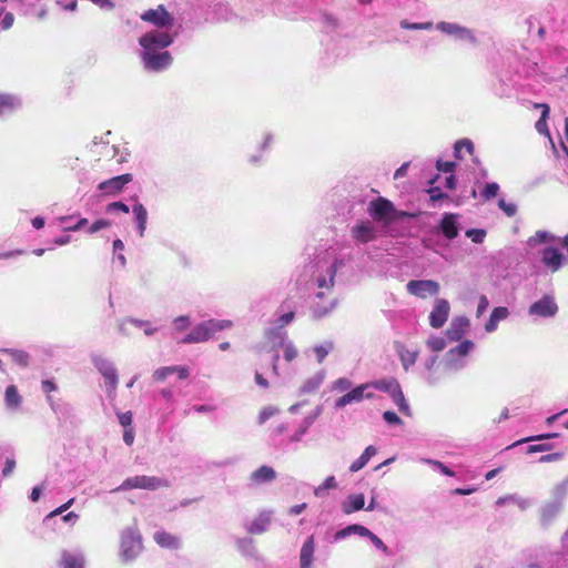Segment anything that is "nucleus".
I'll return each instance as SVG.
<instances>
[{
	"label": "nucleus",
	"mask_w": 568,
	"mask_h": 568,
	"mask_svg": "<svg viewBox=\"0 0 568 568\" xmlns=\"http://www.w3.org/2000/svg\"><path fill=\"white\" fill-rule=\"evenodd\" d=\"M509 316V310L505 306L495 307L489 316V320L485 324V331L493 333L497 329L500 321L506 320Z\"/></svg>",
	"instance_id": "28"
},
{
	"label": "nucleus",
	"mask_w": 568,
	"mask_h": 568,
	"mask_svg": "<svg viewBox=\"0 0 568 568\" xmlns=\"http://www.w3.org/2000/svg\"><path fill=\"white\" fill-rule=\"evenodd\" d=\"M376 453H377V449L375 446H372V445L367 446L365 448V450L362 453V455L351 464L349 471L351 473L359 471L362 468H364L367 465L369 459L376 455Z\"/></svg>",
	"instance_id": "33"
},
{
	"label": "nucleus",
	"mask_w": 568,
	"mask_h": 568,
	"mask_svg": "<svg viewBox=\"0 0 568 568\" xmlns=\"http://www.w3.org/2000/svg\"><path fill=\"white\" fill-rule=\"evenodd\" d=\"M558 436H559L558 433H547V434H541V435H537V436H531V437H527V438L517 440L513 445L508 446V448L515 447V446L524 444V443L532 442V440H544V439L557 438Z\"/></svg>",
	"instance_id": "54"
},
{
	"label": "nucleus",
	"mask_w": 568,
	"mask_h": 568,
	"mask_svg": "<svg viewBox=\"0 0 568 568\" xmlns=\"http://www.w3.org/2000/svg\"><path fill=\"white\" fill-rule=\"evenodd\" d=\"M236 549L245 557L254 558L256 557V548L254 546V540L252 538H237L236 539Z\"/></svg>",
	"instance_id": "38"
},
{
	"label": "nucleus",
	"mask_w": 568,
	"mask_h": 568,
	"mask_svg": "<svg viewBox=\"0 0 568 568\" xmlns=\"http://www.w3.org/2000/svg\"><path fill=\"white\" fill-rule=\"evenodd\" d=\"M562 506L548 501L540 509V520L542 525H549L562 510Z\"/></svg>",
	"instance_id": "31"
},
{
	"label": "nucleus",
	"mask_w": 568,
	"mask_h": 568,
	"mask_svg": "<svg viewBox=\"0 0 568 568\" xmlns=\"http://www.w3.org/2000/svg\"><path fill=\"white\" fill-rule=\"evenodd\" d=\"M233 326L230 320H209L195 325L190 333L178 342L181 344H197L209 341L215 333Z\"/></svg>",
	"instance_id": "4"
},
{
	"label": "nucleus",
	"mask_w": 568,
	"mask_h": 568,
	"mask_svg": "<svg viewBox=\"0 0 568 568\" xmlns=\"http://www.w3.org/2000/svg\"><path fill=\"white\" fill-rule=\"evenodd\" d=\"M21 106L18 97L7 93H0V116H6L14 112Z\"/></svg>",
	"instance_id": "27"
},
{
	"label": "nucleus",
	"mask_w": 568,
	"mask_h": 568,
	"mask_svg": "<svg viewBox=\"0 0 568 568\" xmlns=\"http://www.w3.org/2000/svg\"><path fill=\"white\" fill-rule=\"evenodd\" d=\"M499 185L496 182L487 183L484 190L481 191V196L485 200H491L498 194Z\"/></svg>",
	"instance_id": "57"
},
{
	"label": "nucleus",
	"mask_w": 568,
	"mask_h": 568,
	"mask_svg": "<svg viewBox=\"0 0 568 568\" xmlns=\"http://www.w3.org/2000/svg\"><path fill=\"white\" fill-rule=\"evenodd\" d=\"M73 501H74V499L71 498L70 500H68L62 506H60L57 509L52 510L49 515H47V517L44 518V521H48V520H50V519H52V518L63 514L67 509H69L71 507Z\"/></svg>",
	"instance_id": "60"
},
{
	"label": "nucleus",
	"mask_w": 568,
	"mask_h": 568,
	"mask_svg": "<svg viewBox=\"0 0 568 568\" xmlns=\"http://www.w3.org/2000/svg\"><path fill=\"white\" fill-rule=\"evenodd\" d=\"M558 312L559 306L554 293L542 294L534 301L527 310L528 316L535 322L554 318L557 316Z\"/></svg>",
	"instance_id": "6"
},
{
	"label": "nucleus",
	"mask_w": 568,
	"mask_h": 568,
	"mask_svg": "<svg viewBox=\"0 0 568 568\" xmlns=\"http://www.w3.org/2000/svg\"><path fill=\"white\" fill-rule=\"evenodd\" d=\"M91 362L98 372L104 378V386L106 396L110 399H114L119 383L118 371L113 362L102 355L92 354Z\"/></svg>",
	"instance_id": "5"
},
{
	"label": "nucleus",
	"mask_w": 568,
	"mask_h": 568,
	"mask_svg": "<svg viewBox=\"0 0 568 568\" xmlns=\"http://www.w3.org/2000/svg\"><path fill=\"white\" fill-rule=\"evenodd\" d=\"M191 325V318L187 315H181L172 321L173 334L182 333L186 331Z\"/></svg>",
	"instance_id": "48"
},
{
	"label": "nucleus",
	"mask_w": 568,
	"mask_h": 568,
	"mask_svg": "<svg viewBox=\"0 0 568 568\" xmlns=\"http://www.w3.org/2000/svg\"><path fill=\"white\" fill-rule=\"evenodd\" d=\"M111 225V223L106 220H98L89 227L88 232L93 234L97 233L103 229H106Z\"/></svg>",
	"instance_id": "64"
},
{
	"label": "nucleus",
	"mask_w": 568,
	"mask_h": 568,
	"mask_svg": "<svg viewBox=\"0 0 568 568\" xmlns=\"http://www.w3.org/2000/svg\"><path fill=\"white\" fill-rule=\"evenodd\" d=\"M335 301H329V303L327 305H320V304H316L313 308V312H314V315L316 317H323L325 316L326 314H328L334 307H335Z\"/></svg>",
	"instance_id": "58"
},
{
	"label": "nucleus",
	"mask_w": 568,
	"mask_h": 568,
	"mask_svg": "<svg viewBox=\"0 0 568 568\" xmlns=\"http://www.w3.org/2000/svg\"><path fill=\"white\" fill-rule=\"evenodd\" d=\"M407 292L419 298L437 295L439 292V284L433 280H413L406 285Z\"/></svg>",
	"instance_id": "13"
},
{
	"label": "nucleus",
	"mask_w": 568,
	"mask_h": 568,
	"mask_svg": "<svg viewBox=\"0 0 568 568\" xmlns=\"http://www.w3.org/2000/svg\"><path fill=\"white\" fill-rule=\"evenodd\" d=\"M276 476L275 470L270 466H261L251 474V480L256 484L272 481Z\"/></svg>",
	"instance_id": "35"
},
{
	"label": "nucleus",
	"mask_w": 568,
	"mask_h": 568,
	"mask_svg": "<svg viewBox=\"0 0 568 568\" xmlns=\"http://www.w3.org/2000/svg\"><path fill=\"white\" fill-rule=\"evenodd\" d=\"M459 215L456 213H445L440 221V231L447 240H454L459 233Z\"/></svg>",
	"instance_id": "19"
},
{
	"label": "nucleus",
	"mask_w": 568,
	"mask_h": 568,
	"mask_svg": "<svg viewBox=\"0 0 568 568\" xmlns=\"http://www.w3.org/2000/svg\"><path fill=\"white\" fill-rule=\"evenodd\" d=\"M124 250V244L121 240H115L113 242V253L115 255L116 261L120 263V265L123 267L126 264V260L124 254L122 253Z\"/></svg>",
	"instance_id": "55"
},
{
	"label": "nucleus",
	"mask_w": 568,
	"mask_h": 568,
	"mask_svg": "<svg viewBox=\"0 0 568 568\" xmlns=\"http://www.w3.org/2000/svg\"><path fill=\"white\" fill-rule=\"evenodd\" d=\"M141 19L156 27L139 39L143 67L152 72L163 71L172 64V57L165 49L179 34V29L174 28V18L163 6H159L144 11Z\"/></svg>",
	"instance_id": "1"
},
{
	"label": "nucleus",
	"mask_w": 568,
	"mask_h": 568,
	"mask_svg": "<svg viewBox=\"0 0 568 568\" xmlns=\"http://www.w3.org/2000/svg\"><path fill=\"white\" fill-rule=\"evenodd\" d=\"M352 387H353V383L347 377H339V378L335 379L331 385V389L333 392H337V393H344V392L347 393Z\"/></svg>",
	"instance_id": "49"
},
{
	"label": "nucleus",
	"mask_w": 568,
	"mask_h": 568,
	"mask_svg": "<svg viewBox=\"0 0 568 568\" xmlns=\"http://www.w3.org/2000/svg\"><path fill=\"white\" fill-rule=\"evenodd\" d=\"M473 155L474 153V143L469 139L458 140L454 145V153L457 159H462V152Z\"/></svg>",
	"instance_id": "46"
},
{
	"label": "nucleus",
	"mask_w": 568,
	"mask_h": 568,
	"mask_svg": "<svg viewBox=\"0 0 568 568\" xmlns=\"http://www.w3.org/2000/svg\"><path fill=\"white\" fill-rule=\"evenodd\" d=\"M294 315L295 314L293 311H287V312H283L282 314H280L275 321L276 326L273 328H270L266 332V337L268 339H273V337H276V332L283 331V328L294 320Z\"/></svg>",
	"instance_id": "34"
},
{
	"label": "nucleus",
	"mask_w": 568,
	"mask_h": 568,
	"mask_svg": "<svg viewBox=\"0 0 568 568\" xmlns=\"http://www.w3.org/2000/svg\"><path fill=\"white\" fill-rule=\"evenodd\" d=\"M165 485V480L161 478L142 475L126 478L119 487H116L112 491L115 493L133 488L155 490Z\"/></svg>",
	"instance_id": "11"
},
{
	"label": "nucleus",
	"mask_w": 568,
	"mask_h": 568,
	"mask_svg": "<svg viewBox=\"0 0 568 568\" xmlns=\"http://www.w3.org/2000/svg\"><path fill=\"white\" fill-rule=\"evenodd\" d=\"M393 402L396 404V406L398 407V410L403 414H405L406 416H410V408L404 397V394L400 389V387H398L392 395H390Z\"/></svg>",
	"instance_id": "45"
},
{
	"label": "nucleus",
	"mask_w": 568,
	"mask_h": 568,
	"mask_svg": "<svg viewBox=\"0 0 568 568\" xmlns=\"http://www.w3.org/2000/svg\"><path fill=\"white\" fill-rule=\"evenodd\" d=\"M383 418L389 425H400L402 424V419L397 416V414L394 412H390V410L384 412Z\"/></svg>",
	"instance_id": "63"
},
{
	"label": "nucleus",
	"mask_w": 568,
	"mask_h": 568,
	"mask_svg": "<svg viewBox=\"0 0 568 568\" xmlns=\"http://www.w3.org/2000/svg\"><path fill=\"white\" fill-rule=\"evenodd\" d=\"M568 496V475L560 481L556 483L550 489V501L564 507Z\"/></svg>",
	"instance_id": "26"
},
{
	"label": "nucleus",
	"mask_w": 568,
	"mask_h": 568,
	"mask_svg": "<svg viewBox=\"0 0 568 568\" xmlns=\"http://www.w3.org/2000/svg\"><path fill=\"white\" fill-rule=\"evenodd\" d=\"M176 374L178 378L185 379L189 377L190 372L186 366H166V367H160L154 371L153 378L158 382L165 381L169 376Z\"/></svg>",
	"instance_id": "23"
},
{
	"label": "nucleus",
	"mask_w": 568,
	"mask_h": 568,
	"mask_svg": "<svg viewBox=\"0 0 568 568\" xmlns=\"http://www.w3.org/2000/svg\"><path fill=\"white\" fill-rule=\"evenodd\" d=\"M132 213L136 224V230L140 237L144 236L148 223V211L142 203H135L132 207Z\"/></svg>",
	"instance_id": "29"
},
{
	"label": "nucleus",
	"mask_w": 568,
	"mask_h": 568,
	"mask_svg": "<svg viewBox=\"0 0 568 568\" xmlns=\"http://www.w3.org/2000/svg\"><path fill=\"white\" fill-rule=\"evenodd\" d=\"M365 506V497L363 494H352L342 503V511L345 515L353 514L363 509Z\"/></svg>",
	"instance_id": "25"
},
{
	"label": "nucleus",
	"mask_w": 568,
	"mask_h": 568,
	"mask_svg": "<svg viewBox=\"0 0 568 568\" xmlns=\"http://www.w3.org/2000/svg\"><path fill=\"white\" fill-rule=\"evenodd\" d=\"M314 537L310 536L303 544L300 551V568H312L314 560Z\"/></svg>",
	"instance_id": "24"
},
{
	"label": "nucleus",
	"mask_w": 568,
	"mask_h": 568,
	"mask_svg": "<svg viewBox=\"0 0 568 568\" xmlns=\"http://www.w3.org/2000/svg\"><path fill=\"white\" fill-rule=\"evenodd\" d=\"M438 31L454 38L455 40L465 41L475 44L477 42L474 32L458 23L440 21L435 27Z\"/></svg>",
	"instance_id": "12"
},
{
	"label": "nucleus",
	"mask_w": 568,
	"mask_h": 568,
	"mask_svg": "<svg viewBox=\"0 0 568 568\" xmlns=\"http://www.w3.org/2000/svg\"><path fill=\"white\" fill-rule=\"evenodd\" d=\"M372 544L377 548L379 549L381 551H383L385 555H389V549L388 547L384 544V541L378 537L376 536L375 534L372 532V535H369L367 537Z\"/></svg>",
	"instance_id": "61"
},
{
	"label": "nucleus",
	"mask_w": 568,
	"mask_h": 568,
	"mask_svg": "<svg viewBox=\"0 0 568 568\" xmlns=\"http://www.w3.org/2000/svg\"><path fill=\"white\" fill-rule=\"evenodd\" d=\"M344 266L345 260L339 257L323 260L316 264V268L313 274V283L317 290L315 293L317 298H323L331 293L335 284V276Z\"/></svg>",
	"instance_id": "2"
},
{
	"label": "nucleus",
	"mask_w": 568,
	"mask_h": 568,
	"mask_svg": "<svg viewBox=\"0 0 568 568\" xmlns=\"http://www.w3.org/2000/svg\"><path fill=\"white\" fill-rule=\"evenodd\" d=\"M450 313V305L445 298H437L429 314V325L433 328H440L446 323Z\"/></svg>",
	"instance_id": "14"
},
{
	"label": "nucleus",
	"mask_w": 568,
	"mask_h": 568,
	"mask_svg": "<svg viewBox=\"0 0 568 568\" xmlns=\"http://www.w3.org/2000/svg\"><path fill=\"white\" fill-rule=\"evenodd\" d=\"M0 352L8 354L12 361L21 367H27L29 365L30 356L22 349L3 348L0 349Z\"/></svg>",
	"instance_id": "40"
},
{
	"label": "nucleus",
	"mask_w": 568,
	"mask_h": 568,
	"mask_svg": "<svg viewBox=\"0 0 568 568\" xmlns=\"http://www.w3.org/2000/svg\"><path fill=\"white\" fill-rule=\"evenodd\" d=\"M535 108L541 109V115L539 120L536 122V130L540 134L549 135L548 126H547V118L550 112V108L546 103H536Z\"/></svg>",
	"instance_id": "37"
},
{
	"label": "nucleus",
	"mask_w": 568,
	"mask_h": 568,
	"mask_svg": "<svg viewBox=\"0 0 568 568\" xmlns=\"http://www.w3.org/2000/svg\"><path fill=\"white\" fill-rule=\"evenodd\" d=\"M326 378V371L320 369L313 375L308 376L300 386L298 394H312L316 392Z\"/></svg>",
	"instance_id": "22"
},
{
	"label": "nucleus",
	"mask_w": 568,
	"mask_h": 568,
	"mask_svg": "<svg viewBox=\"0 0 568 568\" xmlns=\"http://www.w3.org/2000/svg\"><path fill=\"white\" fill-rule=\"evenodd\" d=\"M507 503L516 504L521 510H525L530 506V501L528 499L521 498L517 495L503 496L496 500L497 506H504Z\"/></svg>",
	"instance_id": "43"
},
{
	"label": "nucleus",
	"mask_w": 568,
	"mask_h": 568,
	"mask_svg": "<svg viewBox=\"0 0 568 568\" xmlns=\"http://www.w3.org/2000/svg\"><path fill=\"white\" fill-rule=\"evenodd\" d=\"M4 402L7 408L11 410H17L20 407L22 398L19 395L18 389L14 385H10L6 388Z\"/></svg>",
	"instance_id": "36"
},
{
	"label": "nucleus",
	"mask_w": 568,
	"mask_h": 568,
	"mask_svg": "<svg viewBox=\"0 0 568 568\" xmlns=\"http://www.w3.org/2000/svg\"><path fill=\"white\" fill-rule=\"evenodd\" d=\"M106 212L108 213H113V212L129 213L130 209L123 202H113V203H110L106 205Z\"/></svg>",
	"instance_id": "62"
},
{
	"label": "nucleus",
	"mask_w": 568,
	"mask_h": 568,
	"mask_svg": "<svg viewBox=\"0 0 568 568\" xmlns=\"http://www.w3.org/2000/svg\"><path fill=\"white\" fill-rule=\"evenodd\" d=\"M422 462L432 466L434 469L440 471L445 476H450V477L455 476V473L453 470H450L447 466H445L442 462L430 459V458H423Z\"/></svg>",
	"instance_id": "52"
},
{
	"label": "nucleus",
	"mask_w": 568,
	"mask_h": 568,
	"mask_svg": "<svg viewBox=\"0 0 568 568\" xmlns=\"http://www.w3.org/2000/svg\"><path fill=\"white\" fill-rule=\"evenodd\" d=\"M469 320L466 316H456L452 320L445 335L450 342L462 339L469 327Z\"/></svg>",
	"instance_id": "17"
},
{
	"label": "nucleus",
	"mask_w": 568,
	"mask_h": 568,
	"mask_svg": "<svg viewBox=\"0 0 568 568\" xmlns=\"http://www.w3.org/2000/svg\"><path fill=\"white\" fill-rule=\"evenodd\" d=\"M273 343L274 354L272 358V372L275 376L280 377L287 373V368L283 367L280 362V349L283 352V359L285 363L290 364L298 356V351L294 343L287 338V333L285 331H277L276 337L271 339Z\"/></svg>",
	"instance_id": "3"
},
{
	"label": "nucleus",
	"mask_w": 568,
	"mask_h": 568,
	"mask_svg": "<svg viewBox=\"0 0 568 568\" xmlns=\"http://www.w3.org/2000/svg\"><path fill=\"white\" fill-rule=\"evenodd\" d=\"M398 354L405 371H408L409 367H412L418 358L417 351H412L404 347L399 349Z\"/></svg>",
	"instance_id": "44"
},
{
	"label": "nucleus",
	"mask_w": 568,
	"mask_h": 568,
	"mask_svg": "<svg viewBox=\"0 0 568 568\" xmlns=\"http://www.w3.org/2000/svg\"><path fill=\"white\" fill-rule=\"evenodd\" d=\"M120 555L123 561L134 560L142 550V541L139 532L133 528L123 530L121 535Z\"/></svg>",
	"instance_id": "8"
},
{
	"label": "nucleus",
	"mask_w": 568,
	"mask_h": 568,
	"mask_svg": "<svg viewBox=\"0 0 568 568\" xmlns=\"http://www.w3.org/2000/svg\"><path fill=\"white\" fill-rule=\"evenodd\" d=\"M367 385H371V388L386 392L389 394V396L398 388L400 387L397 381L389 378V379H379L372 383H366Z\"/></svg>",
	"instance_id": "39"
},
{
	"label": "nucleus",
	"mask_w": 568,
	"mask_h": 568,
	"mask_svg": "<svg viewBox=\"0 0 568 568\" xmlns=\"http://www.w3.org/2000/svg\"><path fill=\"white\" fill-rule=\"evenodd\" d=\"M272 521V513L264 510L260 513L248 525H246V530L253 535H261L265 532Z\"/></svg>",
	"instance_id": "21"
},
{
	"label": "nucleus",
	"mask_w": 568,
	"mask_h": 568,
	"mask_svg": "<svg viewBox=\"0 0 568 568\" xmlns=\"http://www.w3.org/2000/svg\"><path fill=\"white\" fill-rule=\"evenodd\" d=\"M498 206L508 217L514 216L517 212L516 204L508 203L504 199H499Z\"/></svg>",
	"instance_id": "59"
},
{
	"label": "nucleus",
	"mask_w": 568,
	"mask_h": 568,
	"mask_svg": "<svg viewBox=\"0 0 568 568\" xmlns=\"http://www.w3.org/2000/svg\"><path fill=\"white\" fill-rule=\"evenodd\" d=\"M84 565V557L82 554L77 552H70L64 550L61 556V568H83Z\"/></svg>",
	"instance_id": "32"
},
{
	"label": "nucleus",
	"mask_w": 568,
	"mask_h": 568,
	"mask_svg": "<svg viewBox=\"0 0 568 568\" xmlns=\"http://www.w3.org/2000/svg\"><path fill=\"white\" fill-rule=\"evenodd\" d=\"M369 389L371 385L366 383L352 387L347 393L335 400L334 408L343 409L347 405L361 403L365 398H373L374 394L369 392Z\"/></svg>",
	"instance_id": "10"
},
{
	"label": "nucleus",
	"mask_w": 568,
	"mask_h": 568,
	"mask_svg": "<svg viewBox=\"0 0 568 568\" xmlns=\"http://www.w3.org/2000/svg\"><path fill=\"white\" fill-rule=\"evenodd\" d=\"M402 29L405 30H430L433 28V23L427 22H408L407 20H402L399 22Z\"/></svg>",
	"instance_id": "51"
},
{
	"label": "nucleus",
	"mask_w": 568,
	"mask_h": 568,
	"mask_svg": "<svg viewBox=\"0 0 568 568\" xmlns=\"http://www.w3.org/2000/svg\"><path fill=\"white\" fill-rule=\"evenodd\" d=\"M541 261L544 265L551 272H557L564 262L562 254L555 247H545L541 252Z\"/></svg>",
	"instance_id": "18"
},
{
	"label": "nucleus",
	"mask_w": 568,
	"mask_h": 568,
	"mask_svg": "<svg viewBox=\"0 0 568 568\" xmlns=\"http://www.w3.org/2000/svg\"><path fill=\"white\" fill-rule=\"evenodd\" d=\"M337 488V481L334 476H327L322 484L314 488L313 493L317 498H324L327 491Z\"/></svg>",
	"instance_id": "42"
},
{
	"label": "nucleus",
	"mask_w": 568,
	"mask_h": 568,
	"mask_svg": "<svg viewBox=\"0 0 568 568\" xmlns=\"http://www.w3.org/2000/svg\"><path fill=\"white\" fill-rule=\"evenodd\" d=\"M129 325L143 329L146 336H152L158 332V327L153 326L151 322L138 318H126L121 321L119 324V331L124 335H130Z\"/></svg>",
	"instance_id": "20"
},
{
	"label": "nucleus",
	"mask_w": 568,
	"mask_h": 568,
	"mask_svg": "<svg viewBox=\"0 0 568 568\" xmlns=\"http://www.w3.org/2000/svg\"><path fill=\"white\" fill-rule=\"evenodd\" d=\"M353 239L362 244L374 241L377 237V229L371 221H362L352 229Z\"/></svg>",
	"instance_id": "15"
},
{
	"label": "nucleus",
	"mask_w": 568,
	"mask_h": 568,
	"mask_svg": "<svg viewBox=\"0 0 568 568\" xmlns=\"http://www.w3.org/2000/svg\"><path fill=\"white\" fill-rule=\"evenodd\" d=\"M278 412H280V409L272 405L263 407L257 417L258 424L262 425V424L266 423L271 417L278 414Z\"/></svg>",
	"instance_id": "53"
},
{
	"label": "nucleus",
	"mask_w": 568,
	"mask_h": 568,
	"mask_svg": "<svg viewBox=\"0 0 568 568\" xmlns=\"http://www.w3.org/2000/svg\"><path fill=\"white\" fill-rule=\"evenodd\" d=\"M132 181L131 174H122L111 178L106 181L101 182L98 185V190L104 195H115L120 193L123 187Z\"/></svg>",
	"instance_id": "16"
},
{
	"label": "nucleus",
	"mask_w": 568,
	"mask_h": 568,
	"mask_svg": "<svg viewBox=\"0 0 568 568\" xmlns=\"http://www.w3.org/2000/svg\"><path fill=\"white\" fill-rule=\"evenodd\" d=\"M154 541L162 548L178 549L180 548V539L164 530H158L153 535Z\"/></svg>",
	"instance_id": "30"
},
{
	"label": "nucleus",
	"mask_w": 568,
	"mask_h": 568,
	"mask_svg": "<svg viewBox=\"0 0 568 568\" xmlns=\"http://www.w3.org/2000/svg\"><path fill=\"white\" fill-rule=\"evenodd\" d=\"M475 348V344L465 339L456 347L450 348L444 357V366L447 372H457L467 366L468 354Z\"/></svg>",
	"instance_id": "7"
},
{
	"label": "nucleus",
	"mask_w": 568,
	"mask_h": 568,
	"mask_svg": "<svg viewBox=\"0 0 568 568\" xmlns=\"http://www.w3.org/2000/svg\"><path fill=\"white\" fill-rule=\"evenodd\" d=\"M333 341H325L322 344L315 345L312 351L318 364L323 363L326 356L334 349Z\"/></svg>",
	"instance_id": "41"
},
{
	"label": "nucleus",
	"mask_w": 568,
	"mask_h": 568,
	"mask_svg": "<svg viewBox=\"0 0 568 568\" xmlns=\"http://www.w3.org/2000/svg\"><path fill=\"white\" fill-rule=\"evenodd\" d=\"M466 236L474 243L480 244L486 237V231L483 229H469L466 231Z\"/></svg>",
	"instance_id": "56"
},
{
	"label": "nucleus",
	"mask_w": 568,
	"mask_h": 568,
	"mask_svg": "<svg viewBox=\"0 0 568 568\" xmlns=\"http://www.w3.org/2000/svg\"><path fill=\"white\" fill-rule=\"evenodd\" d=\"M554 240H555L554 235L550 234L549 232H547V231H537L531 237H529L528 245L530 247H535L538 244L548 243V242H551Z\"/></svg>",
	"instance_id": "47"
},
{
	"label": "nucleus",
	"mask_w": 568,
	"mask_h": 568,
	"mask_svg": "<svg viewBox=\"0 0 568 568\" xmlns=\"http://www.w3.org/2000/svg\"><path fill=\"white\" fill-rule=\"evenodd\" d=\"M426 345L433 352H440L446 347V338L443 336L432 335L428 337Z\"/></svg>",
	"instance_id": "50"
},
{
	"label": "nucleus",
	"mask_w": 568,
	"mask_h": 568,
	"mask_svg": "<svg viewBox=\"0 0 568 568\" xmlns=\"http://www.w3.org/2000/svg\"><path fill=\"white\" fill-rule=\"evenodd\" d=\"M368 213L374 221L383 223H389L397 217L393 203L384 197L371 202Z\"/></svg>",
	"instance_id": "9"
}]
</instances>
